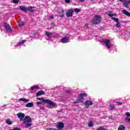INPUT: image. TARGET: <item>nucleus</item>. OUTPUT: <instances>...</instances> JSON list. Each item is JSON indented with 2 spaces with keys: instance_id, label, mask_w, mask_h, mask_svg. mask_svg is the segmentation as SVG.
I'll return each instance as SVG.
<instances>
[{
  "instance_id": "f257e3e1",
  "label": "nucleus",
  "mask_w": 130,
  "mask_h": 130,
  "mask_svg": "<svg viewBox=\"0 0 130 130\" xmlns=\"http://www.w3.org/2000/svg\"><path fill=\"white\" fill-rule=\"evenodd\" d=\"M37 99L38 100L42 101V102H44V103H47V104H48L51 106H56V103L53 102L50 100H45L43 98H38Z\"/></svg>"
},
{
  "instance_id": "f03ea898",
  "label": "nucleus",
  "mask_w": 130,
  "mask_h": 130,
  "mask_svg": "<svg viewBox=\"0 0 130 130\" xmlns=\"http://www.w3.org/2000/svg\"><path fill=\"white\" fill-rule=\"evenodd\" d=\"M101 20H102L101 16L99 15H95L92 19L91 22L94 25H97V24H100V23H101Z\"/></svg>"
},
{
  "instance_id": "7ed1b4c3",
  "label": "nucleus",
  "mask_w": 130,
  "mask_h": 130,
  "mask_svg": "<svg viewBox=\"0 0 130 130\" xmlns=\"http://www.w3.org/2000/svg\"><path fill=\"white\" fill-rule=\"evenodd\" d=\"M102 42L105 44L106 47L108 48V49H110V48L112 46L111 43H110V40L107 39H102Z\"/></svg>"
},
{
  "instance_id": "20e7f679",
  "label": "nucleus",
  "mask_w": 130,
  "mask_h": 130,
  "mask_svg": "<svg viewBox=\"0 0 130 130\" xmlns=\"http://www.w3.org/2000/svg\"><path fill=\"white\" fill-rule=\"evenodd\" d=\"M88 95L86 93H81L79 95V96L78 98V103H80V102H84V99L83 97H87Z\"/></svg>"
},
{
  "instance_id": "39448f33",
  "label": "nucleus",
  "mask_w": 130,
  "mask_h": 130,
  "mask_svg": "<svg viewBox=\"0 0 130 130\" xmlns=\"http://www.w3.org/2000/svg\"><path fill=\"white\" fill-rule=\"evenodd\" d=\"M3 27H4L8 33H10V32H12V28L11 27V26L9 25L8 24L6 23V22H4L3 23Z\"/></svg>"
},
{
  "instance_id": "423d86ee",
  "label": "nucleus",
  "mask_w": 130,
  "mask_h": 130,
  "mask_svg": "<svg viewBox=\"0 0 130 130\" xmlns=\"http://www.w3.org/2000/svg\"><path fill=\"white\" fill-rule=\"evenodd\" d=\"M74 13V10L69 9L67 11L66 16L67 18H70V17H73V13Z\"/></svg>"
},
{
  "instance_id": "0eeeda50",
  "label": "nucleus",
  "mask_w": 130,
  "mask_h": 130,
  "mask_svg": "<svg viewBox=\"0 0 130 130\" xmlns=\"http://www.w3.org/2000/svg\"><path fill=\"white\" fill-rule=\"evenodd\" d=\"M17 116L20 119V121H23L24 120V118L25 117V114L22 113H18L17 114Z\"/></svg>"
},
{
  "instance_id": "6e6552de",
  "label": "nucleus",
  "mask_w": 130,
  "mask_h": 130,
  "mask_svg": "<svg viewBox=\"0 0 130 130\" xmlns=\"http://www.w3.org/2000/svg\"><path fill=\"white\" fill-rule=\"evenodd\" d=\"M84 105H85L86 108H88L89 107V106H90L91 105H93V102H92V101H90V100L86 101L84 103Z\"/></svg>"
},
{
  "instance_id": "1a4fd4ad",
  "label": "nucleus",
  "mask_w": 130,
  "mask_h": 130,
  "mask_svg": "<svg viewBox=\"0 0 130 130\" xmlns=\"http://www.w3.org/2000/svg\"><path fill=\"white\" fill-rule=\"evenodd\" d=\"M31 121L32 119L29 116H26L24 119L23 120L24 123H26V122H31Z\"/></svg>"
},
{
  "instance_id": "9d476101",
  "label": "nucleus",
  "mask_w": 130,
  "mask_h": 130,
  "mask_svg": "<svg viewBox=\"0 0 130 130\" xmlns=\"http://www.w3.org/2000/svg\"><path fill=\"white\" fill-rule=\"evenodd\" d=\"M69 40H70V38L66 37L61 39L60 42L61 43H68V42H69Z\"/></svg>"
},
{
  "instance_id": "9b49d317",
  "label": "nucleus",
  "mask_w": 130,
  "mask_h": 130,
  "mask_svg": "<svg viewBox=\"0 0 130 130\" xmlns=\"http://www.w3.org/2000/svg\"><path fill=\"white\" fill-rule=\"evenodd\" d=\"M63 126H64V124H63V123L59 122V123H58L56 127L58 128V129H62V128H63Z\"/></svg>"
},
{
  "instance_id": "f8f14e48",
  "label": "nucleus",
  "mask_w": 130,
  "mask_h": 130,
  "mask_svg": "<svg viewBox=\"0 0 130 130\" xmlns=\"http://www.w3.org/2000/svg\"><path fill=\"white\" fill-rule=\"evenodd\" d=\"M18 101H22L24 102V103H28V102L29 101V100L25 98H21L18 99Z\"/></svg>"
},
{
  "instance_id": "ddd939ff",
  "label": "nucleus",
  "mask_w": 130,
  "mask_h": 130,
  "mask_svg": "<svg viewBox=\"0 0 130 130\" xmlns=\"http://www.w3.org/2000/svg\"><path fill=\"white\" fill-rule=\"evenodd\" d=\"M45 35L48 37V38L50 39L52 37V32H49L48 31H46Z\"/></svg>"
},
{
  "instance_id": "4468645a",
  "label": "nucleus",
  "mask_w": 130,
  "mask_h": 130,
  "mask_svg": "<svg viewBox=\"0 0 130 130\" xmlns=\"http://www.w3.org/2000/svg\"><path fill=\"white\" fill-rule=\"evenodd\" d=\"M19 9L21 10L23 12H27V8L24 6H19Z\"/></svg>"
},
{
  "instance_id": "2eb2a0df",
  "label": "nucleus",
  "mask_w": 130,
  "mask_h": 130,
  "mask_svg": "<svg viewBox=\"0 0 130 130\" xmlns=\"http://www.w3.org/2000/svg\"><path fill=\"white\" fill-rule=\"evenodd\" d=\"M39 85H35L34 86L30 87L29 90H30V91H33L34 90H35V89H39Z\"/></svg>"
},
{
  "instance_id": "dca6fc26",
  "label": "nucleus",
  "mask_w": 130,
  "mask_h": 130,
  "mask_svg": "<svg viewBox=\"0 0 130 130\" xmlns=\"http://www.w3.org/2000/svg\"><path fill=\"white\" fill-rule=\"evenodd\" d=\"M33 106H34V104H33V103H27L26 105H25V107H33Z\"/></svg>"
},
{
  "instance_id": "f3484780",
  "label": "nucleus",
  "mask_w": 130,
  "mask_h": 130,
  "mask_svg": "<svg viewBox=\"0 0 130 130\" xmlns=\"http://www.w3.org/2000/svg\"><path fill=\"white\" fill-rule=\"evenodd\" d=\"M6 123L7 124H9V125H11V124H13V122H12V121H11V120H10V119H7L6 120Z\"/></svg>"
},
{
  "instance_id": "a211bd4d",
  "label": "nucleus",
  "mask_w": 130,
  "mask_h": 130,
  "mask_svg": "<svg viewBox=\"0 0 130 130\" xmlns=\"http://www.w3.org/2000/svg\"><path fill=\"white\" fill-rule=\"evenodd\" d=\"M18 24L19 27H22V26H24V25H25V22L20 21V22H18Z\"/></svg>"
},
{
  "instance_id": "6ab92c4d",
  "label": "nucleus",
  "mask_w": 130,
  "mask_h": 130,
  "mask_svg": "<svg viewBox=\"0 0 130 130\" xmlns=\"http://www.w3.org/2000/svg\"><path fill=\"white\" fill-rule=\"evenodd\" d=\"M44 94V91H39L37 93V96H41V95H43Z\"/></svg>"
},
{
  "instance_id": "aec40b11",
  "label": "nucleus",
  "mask_w": 130,
  "mask_h": 130,
  "mask_svg": "<svg viewBox=\"0 0 130 130\" xmlns=\"http://www.w3.org/2000/svg\"><path fill=\"white\" fill-rule=\"evenodd\" d=\"M125 126H123V125H120L118 128V130H125Z\"/></svg>"
},
{
  "instance_id": "412c9836",
  "label": "nucleus",
  "mask_w": 130,
  "mask_h": 130,
  "mask_svg": "<svg viewBox=\"0 0 130 130\" xmlns=\"http://www.w3.org/2000/svg\"><path fill=\"white\" fill-rule=\"evenodd\" d=\"M122 13H124V15H126V16H128L130 14V13H129L128 11H127L125 10H123Z\"/></svg>"
},
{
  "instance_id": "4be33fe9",
  "label": "nucleus",
  "mask_w": 130,
  "mask_h": 130,
  "mask_svg": "<svg viewBox=\"0 0 130 130\" xmlns=\"http://www.w3.org/2000/svg\"><path fill=\"white\" fill-rule=\"evenodd\" d=\"M64 10H63V9H61V14L59 15V17H60L61 18H63V17H64Z\"/></svg>"
},
{
  "instance_id": "5701e85b",
  "label": "nucleus",
  "mask_w": 130,
  "mask_h": 130,
  "mask_svg": "<svg viewBox=\"0 0 130 130\" xmlns=\"http://www.w3.org/2000/svg\"><path fill=\"white\" fill-rule=\"evenodd\" d=\"M78 40L79 41H85V37H79L78 38Z\"/></svg>"
},
{
  "instance_id": "b1692460",
  "label": "nucleus",
  "mask_w": 130,
  "mask_h": 130,
  "mask_svg": "<svg viewBox=\"0 0 130 130\" xmlns=\"http://www.w3.org/2000/svg\"><path fill=\"white\" fill-rule=\"evenodd\" d=\"M123 3V6L125 7V8H128V4L126 2V1L125 0V1Z\"/></svg>"
},
{
  "instance_id": "393cba45",
  "label": "nucleus",
  "mask_w": 130,
  "mask_h": 130,
  "mask_svg": "<svg viewBox=\"0 0 130 130\" xmlns=\"http://www.w3.org/2000/svg\"><path fill=\"white\" fill-rule=\"evenodd\" d=\"M25 42H26V41L23 40L22 41V42L18 43L17 45H18V46H19V45H22V44L25 43Z\"/></svg>"
},
{
  "instance_id": "a878e982",
  "label": "nucleus",
  "mask_w": 130,
  "mask_h": 130,
  "mask_svg": "<svg viewBox=\"0 0 130 130\" xmlns=\"http://www.w3.org/2000/svg\"><path fill=\"white\" fill-rule=\"evenodd\" d=\"M32 9H33V7H28V8H27V11H30V12H34V10Z\"/></svg>"
},
{
  "instance_id": "bb28decb",
  "label": "nucleus",
  "mask_w": 130,
  "mask_h": 130,
  "mask_svg": "<svg viewBox=\"0 0 130 130\" xmlns=\"http://www.w3.org/2000/svg\"><path fill=\"white\" fill-rule=\"evenodd\" d=\"M112 20H113V21H115V22H119V20L118 18H115V17H112Z\"/></svg>"
},
{
  "instance_id": "cd10ccee",
  "label": "nucleus",
  "mask_w": 130,
  "mask_h": 130,
  "mask_svg": "<svg viewBox=\"0 0 130 130\" xmlns=\"http://www.w3.org/2000/svg\"><path fill=\"white\" fill-rule=\"evenodd\" d=\"M92 126H93V121H90L88 123V127H92Z\"/></svg>"
},
{
  "instance_id": "c85d7f7f",
  "label": "nucleus",
  "mask_w": 130,
  "mask_h": 130,
  "mask_svg": "<svg viewBox=\"0 0 130 130\" xmlns=\"http://www.w3.org/2000/svg\"><path fill=\"white\" fill-rule=\"evenodd\" d=\"M32 125V124L31 123H26L25 124V127L26 128H28V127H30V126H31Z\"/></svg>"
},
{
  "instance_id": "c756f323",
  "label": "nucleus",
  "mask_w": 130,
  "mask_h": 130,
  "mask_svg": "<svg viewBox=\"0 0 130 130\" xmlns=\"http://www.w3.org/2000/svg\"><path fill=\"white\" fill-rule=\"evenodd\" d=\"M107 14L109 17H113V14L111 13L110 12H108Z\"/></svg>"
},
{
  "instance_id": "7c9ffc66",
  "label": "nucleus",
  "mask_w": 130,
  "mask_h": 130,
  "mask_svg": "<svg viewBox=\"0 0 130 130\" xmlns=\"http://www.w3.org/2000/svg\"><path fill=\"white\" fill-rule=\"evenodd\" d=\"M74 11H75V13H76V14H78V13H80V9H78V8H75V9H74Z\"/></svg>"
},
{
  "instance_id": "2f4dec72",
  "label": "nucleus",
  "mask_w": 130,
  "mask_h": 130,
  "mask_svg": "<svg viewBox=\"0 0 130 130\" xmlns=\"http://www.w3.org/2000/svg\"><path fill=\"white\" fill-rule=\"evenodd\" d=\"M115 26H116V27H117V28H119V27H120V23H119V21H118L117 22Z\"/></svg>"
},
{
  "instance_id": "473e14b6",
  "label": "nucleus",
  "mask_w": 130,
  "mask_h": 130,
  "mask_svg": "<svg viewBox=\"0 0 130 130\" xmlns=\"http://www.w3.org/2000/svg\"><path fill=\"white\" fill-rule=\"evenodd\" d=\"M12 2L14 4H19V0H13Z\"/></svg>"
},
{
  "instance_id": "72a5a7b5",
  "label": "nucleus",
  "mask_w": 130,
  "mask_h": 130,
  "mask_svg": "<svg viewBox=\"0 0 130 130\" xmlns=\"http://www.w3.org/2000/svg\"><path fill=\"white\" fill-rule=\"evenodd\" d=\"M125 121H126V122H130V118H129V117H126V118H125Z\"/></svg>"
},
{
  "instance_id": "f704fd0d",
  "label": "nucleus",
  "mask_w": 130,
  "mask_h": 130,
  "mask_svg": "<svg viewBox=\"0 0 130 130\" xmlns=\"http://www.w3.org/2000/svg\"><path fill=\"white\" fill-rule=\"evenodd\" d=\"M110 108H111V110H113V108H114V107H115L114 106V105H111L110 106Z\"/></svg>"
},
{
  "instance_id": "c9c22d12",
  "label": "nucleus",
  "mask_w": 130,
  "mask_h": 130,
  "mask_svg": "<svg viewBox=\"0 0 130 130\" xmlns=\"http://www.w3.org/2000/svg\"><path fill=\"white\" fill-rule=\"evenodd\" d=\"M97 130H105V128H103V127L102 126H101L99 128H98Z\"/></svg>"
},
{
  "instance_id": "e433bc0d",
  "label": "nucleus",
  "mask_w": 130,
  "mask_h": 130,
  "mask_svg": "<svg viewBox=\"0 0 130 130\" xmlns=\"http://www.w3.org/2000/svg\"><path fill=\"white\" fill-rule=\"evenodd\" d=\"M125 115L127 117H130V114L129 112H127L125 113Z\"/></svg>"
},
{
  "instance_id": "4c0bfd02",
  "label": "nucleus",
  "mask_w": 130,
  "mask_h": 130,
  "mask_svg": "<svg viewBox=\"0 0 130 130\" xmlns=\"http://www.w3.org/2000/svg\"><path fill=\"white\" fill-rule=\"evenodd\" d=\"M65 3H66V4H70V3H71V1H70V0H65Z\"/></svg>"
},
{
  "instance_id": "58836bf2",
  "label": "nucleus",
  "mask_w": 130,
  "mask_h": 130,
  "mask_svg": "<svg viewBox=\"0 0 130 130\" xmlns=\"http://www.w3.org/2000/svg\"><path fill=\"white\" fill-rule=\"evenodd\" d=\"M37 105H41V102H37Z\"/></svg>"
},
{
  "instance_id": "ea45409f",
  "label": "nucleus",
  "mask_w": 130,
  "mask_h": 130,
  "mask_svg": "<svg viewBox=\"0 0 130 130\" xmlns=\"http://www.w3.org/2000/svg\"><path fill=\"white\" fill-rule=\"evenodd\" d=\"M49 18L50 19H54V16H53V15H50Z\"/></svg>"
},
{
  "instance_id": "a19ab883",
  "label": "nucleus",
  "mask_w": 130,
  "mask_h": 130,
  "mask_svg": "<svg viewBox=\"0 0 130 130\" xmlns=\"http://www.w3.org/2000/svg\"><path fill=\"white\" fill-rule=\"evenodd\" d=\"M116 103H117V104H119V105H121L122 104V103H120V102H117Z\"/></svg>"
},
{
  "instance_id": "79ce46f5",
  "label": "nucleus",
  "mask_w": 130,
  "mask_h": 130,
  "mask_svg": "<svg viewBox=\"0 0 130 130\" xmlns=\"http://www.w3.org/2000/svg\"><path fill=\"white\" fill-rule=\"evenodd\" d=\"M12 130H20V128H18V127H16L14 128V129H13Z\"/></svg>"
},
{
  "instance_id": "37998d69",
  "label": "nucleus",
  "mask_w": 130,
  "mask_h": 130,
  "mask_svg": "<svg viewBox=\"0 0 130 130\" xmlns=\"http://www.w3.org/2000/svg\"><path fill=\"white\" fill-rule=\"evenodd\" d=\"M119 2H121V3H124L125 2V0H118Z\"/></svg>"
},
{
  "instance_id": "c03bdc74",
  "label": "nucleus",
  "mask_w": 130,
  "mask_h": 130,
  "mask_svg": "<svg viewBox=\"0 0 130 130\" xmlns=\"http://www.w3.org/2000/svg\"><path fill=\"white\" fill-rule=\"evenodd\" d=\"M126 2L127 3V4H130V0H128V1H126Z\"/></svg>"
},
{
  "instance_id": "a18cd8bd",
  "label": "nucleus",
  "mask_w": 130,
  "mask_h": 130,
  "mask_svg": "<svg viewBox=\"0 0 130 130\" xmlns=\"http://www.w3.org/2000/svg\"><path fill=\"white\" fill-rule=\"evenodd\" d=\"M128 17H130V13H129V15L128 16Z\"/></svg>"
},
{
  "instance_id": "49530a36",
  "label": "nucleus",
  "mask_w": 130,
  "mask_h": 130,
  "mask_svg": "<svg viewBox=\"0 0 130 130\" xmlns=\"http://www.w3.org/2000/svg\"><path fill=\"white\" fill-rule=\"evenodd\" d=\"M86 27H88V25H86Z\"/></svg>"
},
{
  "instance_id": "de8ad7c7",
  "label": "nucleus",
  "mask_w": 130,
  "mask_h": 130,
  "mask_svg": "<svg viewBox=\"0 0 130 130\" xmlns=\"http://www.w3.org/2000/svg\"><path fill=\"white\" fill-rule=\"evenodd\" d=\"M113 16H115V14H113Z\"/></svg>"
},
{
  "instance_id": "09e8293b",
  "label": "nucleus",
  "mask_w": 130,
  "mask_h": 130,
  "mask_svg": "<svg viewBox=\"0 0 130 130\" xmlns=\"http://www.w3.org/2000/svg\"><path fill=\"white\" fill-rule=\"evenodd\" d=\"M59 15H60V12L59 13Z\"/></svg>"
}]
</instances>
